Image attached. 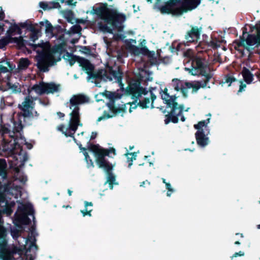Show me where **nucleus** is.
I'll return each instance as SVG.
<instances>
[{"instance_id":"44","label":"nucleus","mask_w":260,"mask_h":260,"mask_svg":"<svg viewBox=\"0 0 260 260\" xmlns=\"http://www.w3.org/2000/svg\"><path fill=\"white\" fill-rule=\"evenodd\" d=\"M19 126H20V127H19V128H18V129H16V131H17V132L19 131V130H20V129H22V126H21V124H20Z\"/></svg>"},{"instance_id":"34","label":"nucleus","mask_w":260,"mask_h":260,"mask_svg":"<svg viewBox=\"0 0 260 260\" xmlns=\"http://www.w3.org/2000/svg\"><path fill=\"white\" fill-rule=\"evenodd\" d=\"M67 3L69 5H75L76 2H73V0H68Z\"/></svg>"},{"instance_id":"5","label":"nucleus","mask_w":260,"mask_h":260,"mask_svg":"<svg viewBox=\"0 0 260 260\" xmlns=\"http://www.w3.org/2000/svg\"><path fill=\"white\" fill-rule=\"evenodd\" d=\"M188 63H190V66L185 67V70L191 75L194 76L201 74L204 76L207 80L210 78V76L207 73L208 69L204 66L200 57H194L188 61Z\"/></svg>"},{"instance_id":"45","label":"nucleus","mask_w":260,"mask_h":260,"mask_svg":"<svg viewBox=\"0 0 260 260\" xmlns=\"http://www.w3.org/2000/svg\"><path fill=\"white\" fill-rule=\"evenodd\" d=\"M226 81H227V82H232V79H230L229 78V79H227Z\"/></svg>"},{"instance_id":"16","label":"nucleus","mask_w":260,"mask_h":260,"mask_svg":"<svg viewBox=\"0 0 260 260\" xmlns=\"http://www.w3.org/2000/svg\"><path fill=\"white\" fill-rule=\"evenodd\" d=\"M202 30V27H198L197 26L192 27L191 29L188 31L185 36V38L187 42H193L197 41L200 36V33Z\"/></svg>"},{"instance_id":"47","label":"nucleus","mask_w":260,"mask_h":260,"mask_svg":"<svg viewBox=\"0 0 260 260\" xmlns=\"http://www.w3.org/2000/svg\"><path fill=\"white\" fill-rule=\"evenodd\" d=\"M132 42L133 43H134V44H136V41H135V40H132Z\"/></svg>"},{"instance_id":"8","label":"nucleus","mask_w":260,"mask_h":260,"mask_svg":"<svg viewBox=\"0 0 260 260\" xmlns=\"http://www.w3.org/2000/svg\"><path fill=\"white\" fill-rule=\"evenodd\" d=\"M162 99L165 103L172 108L171 113L179 116L183 110V106L178 105L176 102V98L174 96H171L168 93V89L165 88L161 93Z\"/></svg>"},{"instance_id":"27","label":"nucleus","mask_w":260,"mask_h":260,"mask_svg":"<svg viewBox=\"0 0 260 260\" xmlns=\"http://www.w3.org/2000/svg\"><path fill=\"white\" fill-rule=\"evenodd\" d=\"M39 37V33L38 32H34L32 34L31 36V39L33 41H35L36 40L38 39Z\"/></svg>"},{"instance_id":"23","label":"nucleus","mask_w":260,"mask_h":260,"mask_svg":"<svg viewBox=\"0 0 260 260\" xmlns=\"http://www.w3.org/2000/svg\"><path fill=\"white\" fill-rule=\"evenodd\" d=\"M128 160H129L130 162L129 163L128 166L130 167L132 165L133 159H135L137 154L135 153H127L126 154Z\"/></svg>"},{"instance_id":"11","label":"nucleus","mask_w":260,"mask_h":260,"mask_svg":"<svg viewBox=\"0 0 260 260\" xmlns=\"http://www.w3.org/2000/svg\"><path fill=\"white\" fill-rule=\"evenodd\" d=\"M58 88L59 86L54 83H45L43 82L35 85L32 87V90H34L38 94H42L43 93H53L58 91Z\"/></svg>"},{"instance_id":"24","label":"nucleus","mask_w":260,"mask_h":260,"mask_svg":"<svg viewBox=\"0 0 260 260\" xmlns=\"http://www.w3.org/2000/svg\"><path fill=\"white\" fill-rule=\"evenodd\" d=\"M112 74L115 78V80L119 82L121 79V73L120 72L116 73L114 71H112Z\"/></svg>"},{"instance_id":"17","label":"nucleus","mask_w":260,"mask_h":260,"mask_svg":"<svg viewBox=\"0 0 260 260\" xmlns=\"http://www.w3.org/2000/svg\"><path fill=\"white\" fill-rule=\"evenodd\" d=\"M78 63L80 66L88 74L93 70V66L87 60L84 58H79L78 59Z\"/></svg>"},{"instance_id":"25","label":"nucleus","mask_w":260,"mask_h":260,"mask_svg":"<svg viewBox=\"0 0 260 260\" xmlns=\"http://www.w3.org/2000/svg\"><path fill=\"white\" fill-rule=\"evenodd\" d=\"M104 94L106 95V97L108 98L111 100L113 99L115 96V93L110 91H106Z\"/></svg>"},{"instance_id":"18","label":"nucleus","mask_w":260,"mask_h":260,"mask_svg":"<svg viewBox=\"0 0 260 260\" xmlns=\"http://www.w3.org/2000/svg\"><path fill=\"white\" fill-rule=\"evenodd\" d=\"M40 24L42 26L45 27L46 33L49 37H51L53 36L54 28L48 21L46 20L41 22Z\"/></svg>"},{"instance_id":"57","label":"nucleus","mask_w":260,"mask_h":260,"mask_svg":"<svg viewBox=\"0 0 260 260\" xmlns=\"http://www.w3.org/2000/svg\"><path fill=\"white\" fill-rule=\"evenodd\" d=\"M148 2H151V0H147Z\"/></svg>"},{"instance_id":"54","label":"nucleus","mask_w":260,"mask_h":260,"mask_svg":"<svg viewBox=\"0 0 260 260\" xmlns=\"http://www.w3.org/2000/svg\"><path fill=\"white\" fill-rule=\"evenodd\" d=\"M90 162L91 163L92 165H93V163L92 162V160L91 159H89Z\"/></svg>"},{"instance_id":"3","label":"nucleus","mask_w":260,"mask_h":260,"mask_svg":"<svg viewBox=\"0 0 260 260\" xmlns=\"http://www.w3.org/2000/svg\"><path fill=\"white\" fill-rule=\"evenodd\" d=\"M129 91L134 97L133 98L139 99L142 98L143 95H147V97L144 98V100L140 101L139 103L142 108H147L151 106L154 99L155 98L151 91L146 90L140 87L139 83H130Z\"/></svg>"},{"instance_id":"36","label":"nucleus","mask_w":260,"mask_h":260,"mask_svg":"<svg viewBox=\"0 0 260 260\" xmlns=\"http://www.w3.org/2000/svg\"><path fill=\"white\" fill-rule=\"evenodd\" d=\"M5 202V198L4 196L3 193H0V202Z\"/></svg>"},{"instance_id":"55","label":"nucleus","mask_w":260,"mask_h":260,"mask_svg":"<svg viewBox=\"0 0 260 260\" xmlns=\"http://www.w3.org/2000/svg\"><path fill=\"white\" fill-rule=\"evenodd\" d=\"M257 228L260 229V224L257 225Z\"/></svg>"},{"instance_id":"35","label":"nucleus","mask_w":260,"mask_h":260,"mask_svg":"<svg viewBox=\"0 0 260 260\" xmlns=\"http://www.w3.org/2000/svg\"><path fill=\"white\" fill-rule=\"evenodd\" d=\"M103 74H104V71H101L96 76L99 78H104V77H102Z\"/></svg>"},{"instance_id":"50","label":"nucleus","mask_w":260,"mask_h":260,"mask_svg":"<svg viewBox=\"0 0 260 260\" xmlns=\"http://www.w3.org/2000/svg\"><path fill=\"white\" fill-rule=\"evenodd\" d=\"M141 51H142L143 52H145V49L144 48H143V49H141Z\"/></svg>"},{"instance_id":"49","label":"nucleus","mask_w":260,"mask_h":260,"mask_svg":"<svg viewBox=\"0 0 260 260\" xmlns=\"http://www.w3.org/2000/svg\"><path fill=\"white\" fill-rule=\"evenodd\" d=\"M102 119H103V118H102V117H101L99 118L98 120H99V121H100V120H101Z\"/></svg>"},{"instance_id":"4","label":"nucleus","mask_w":260,"mask_h":260,"mask_svg":"<svg viewBox=\"0 0 260 260\" xmlns=\"http://www.w3.org/2000/svg\"><path fill=\"white\" fill-rule=\"evenodd\" d=\"M102 18L119 31L122 30L123 27L122 23L126 19L125 16L118 12L117 10L109 9L103 11Z\"/></svg>"},{"instance_id":"7","label":"nucleus","mask_w":260,"mask_h":260,"mask_svg":"<svg viewBox=\"0 0 260 260\" xmlns=\"http://www.w3.org/2000/svg\"><path fill=\"white\" fill-rule=\"evenodd\" d=\"M21 31L17 25L12 26L7 32V36L0 40V48H3L9 43H16L19 46L23 45V40L21 37H14L16 34H20Z\"/></svg>"},{"instance_id":"26","label":"nucleus","mask_w":260,"mask_h":260,"mask_svg":"<svg viewBox=\"0 0 260 260\" xmlns=\"http://www.w3.org/2000/svg\"><path fill=\"white\" fill-rule=\"evenodd\" d=\"M130 50L135 54H139L140 53V51L139 50V49L136 47V46H133L130 48Z\"/></svg>"},{"instance_id":"14","label":"nucleus","mask_w":260,"mask_h":260,"mask_svg":"<svg viewBox=\"0 0 260 260\" xmlns=\"http://www.w3.org/2000/svg\"><path fill=\"white\" fill-rule=\"evenodd\" d=\"M20 106L23 112V115L24 117H31L34 116V114L32 112L34 103L31 98L30 97L26 98L24 101Z\"/></svg>"},{"instance_id":"2","label":"nucleus","mask_w":260,"mask_h":260,"mask_svg":"<svg viewBox=\"0 0 260 260\" xmlns=\"http://www.w3.org/2000/svg\"><path fill=\"white\" fill-rule=\"evenodd\" d=\"M89 98L83 94H77L73 96L70 100V108L72 110L71 113V119L69 128L64 126L58 127V129L62 131L66 136H71L77 129L79 125V115L78 105L87 103Z\"/></svg>"},{"instance_id":"9","label":"nucleus","mask_w":260,"mask_h":260,"mask_svg":"<svg viewBox=\"0 0 260 260\" xmlns=\"http://www.w3.org/2000/svg\"><path fill=\"white\" fill-rule=\"evenodd\" d=\"M251 32L255 31L256 36L248 35L246 39H243L241 42V44L248 50L252 49L255 46L260 44V22L251 27Z\"/></svg>"},{"instance_id":"51","label":"nucleus","mask_w":260,"mask_h":260,"mask_svg":"<svg viewBox=\"0 0 260 260\" xmlns=\"http://www.w3.org/2000/svg\"><path fill=\"white\" fill-rule=\"evenodd\" d=\"M110 188L112 189L113 186L111 184H110Z\"/></svg>"},{"instance_id":"53","label":"nucleus","mask_w":260,"mask_h":260,"mask_svg":"<svg viewBox=\"0 0 260 260\" xmlns=\"http://www.w3.org/2000/svg\"><path fill=\"white\" fill-rule=\"evenodd\" d=\"M163 182L166 184L167 182H166L165 179H163Z\"/></svg>"},{"instance_id":"20","label":"nucleus","mask_w":260,"mask_h":260,"mask_svg":"<svg viewBox=\"0 0 260 260\" xmlns=\"http://www.w3.org/2000/svg\"><path fill=\"white\" fill-rule=\"evenodd\" d=\"M6 162L5 160L3 159L0 160V175H2L4 177L6 174Z\"/></svg>"},{"instance_id":"41","label":"nucleus","mask_w":260,"mask_h":260,"mask_svg":"<svg viewBox=\"0 0 260 260\" xmlns=\"http://www.w3.org/2000/svg\"><path fill=\"white\" fill-rule=\"evenodd\" d=\"M57 115L59 116V117H63L64 116V114L61 112H58Z\"/></svg>"},{"instance_id":"56","label":"nucleus","mask_w":260,"mask_h":260,"mask_svg":"<svg viewBox=\"0 0 260 260\" xmlns=\"http://www.w3.org/2000/svg\"><path fill=\"white\" fill-rule=\"evenodd\" d=\"M167 194H168V196H170V193H167Z\"/></svg>"},{"instance_id":"42","label":"nucleus","mask_w":260,"mask_h":260,"mask_svg":"<svg viewBox=\"0 0 260 260\" xmlns=\"http://www.w3.org/2000/svg\"><path fill=\"white\" fill-rule=\"evenodd\" d=\"M33 247L36 248V245L34 244V243H31V245L30 246V248H32Z\"/></svg>"},{"instance_id":"33","label":"nucleus","mask_w":260,"mask_h":260,"mask_svg":"<svg viewBox=\"0 0 260 260\" xmlns=\"http://www.w3.org/2000/svg\"><path fill=\"white\" fill-rule=\"evenodd\" d=\"M166 187L169 190V191H173V189L171 187V184L169 183H166Z\"/></svg>"},{"instance_id":"46","label":"nucleus","mask_w":260,"mask_h":260,"mask_svg":"<svg viewBox=\"0 0 260 260\" xmlns=\"http://www.w3.org/2000/svg\"><path fill=\"white\" fill-rule=\"evenodd\" d=\"M68 193L69 194L70 196H71L72 194V191L70 190H68Z\"/></svg>"},{"instance_id":"43","label":"nucleus","mask_w":260,"mask_h":260,"mask_svg":"<svg viewBox=\"0 0 260 260\" xmlns=\"http://www.w3.org/2000/svg\"><path fill=\"white\" fill-rule=\"evenodd\" d=\"M95 136H96V134H94L93 133H92V135L91 136V138L92 139H93V138H94L95 137Z\"/></svg>"},{"instance_id":"21","label":"nucleus","mask_w":260,"mask_h":260,"mask_svg":"<svg viewBox=\"0 0 260 260\" xmlns=\"http://www.w3.org/2000/svg\"><path fill=\"white\" fill-rule=\"evenodd\" d=\"M29 64L28 59L25 58L21 59L19 61V67L20 69H23L26 68Z\"/></svg>"},{"instance_id":"13","label":"nucleus","mask_w":260,"mask_h":260,"mask_svg":"<svg viewBox=\"0 0 260 260\" xmlns=\"http://www.w3.org/2000/svg\"><path fill=\"white\" fill-rule=\"evenodd\" d=\"M31 213V209H27L25 206L19 207L18 211L16 214L15 220L21 224H27L28 221L27 215Z\"/></svg>"},{"instance_id":"37","label":"nucleus","mask_w":260,"mask_h":260,"mask_svg":"<svg viewBox=\"0 0 260 260\" xmlns=\"http://www.w3.org/2000/svg\"><path fill=\"white\" fill-rule=\"evenodd\" d=\"M40 6L41 8H43V9H45V8H46V7H47V5H46L45 3H44L41 2V3H40Z\"/></svg>"},{"instance_id":"10","label":"nucleus","mask_w":260,"mask_h":260,"mask_svg":"<svg viewBox=\"0 0 260 260\" xmlns=\"http://www.w3.org/2000/svg\"><path fill=\"white\" fill-rule=\"evenodd\" d=\"M91 150L95 154L96 161L99 167L107 172L110 171L112 167L104 158V156L108 154V151L96 146L91 147Z\"/></svg>"},{"instance_id":"38","label":"nucleus","mask_w":260,"mask_h":260,"mask_svg":"<svg viewBox=\"0 0 260 260\" xmlns=\"http://www.w3.org/2000/svg\"><path fill=\"white\" fill-rule=\"evenodd\" d=\"M84 155L85 156V159H86V161L88 162V158L89 157V156L88 155L87 153L86 152H85L84 153Z\"/></svg>"},{"instance_id":"31","label":"nucleus","mask_w":260,"mask_h":260,"mask_svg":"<svg viewBox=\"0 0 260 260\" xmlns=\"http://www.w3.org/2000/svg\"><path fill=\"white\" fill-rule=\"evenodd\" d=\"M137 107V105L135 103H133L131 104V107H130V108H129V112H131L132 111V109H135Z\"/></svg>"},{"instance_id":"52","label":"nucleus","mask_w":260,"mask_h":260,"mask_svg":"<svg viewBox=\"0 0 260 260\" xmlns=\"http://www.w3.org/2000/svg\"><path fill=\"white\" fill-rule=\"evenodd\" d=\"M172 121L174 122H177V120H173Z\"/></svg>"},{"instance_id":"39","label":"nucleus","mask_w":260,"mask_h":260,"mask_svg":"<svg viewBox=\"0 0 260 260\" xmlns=\"http://www.w3.org/2000/svg\"><path fill=\"white\" fill-rule=\"evenodd\" d=\"M0 71L1 72H6L8 71V69L7 68H2L0 69Z\"/></svg>"},{"instance_id":"30","label":"nucleus","mask_w":260,"mask_h":260,"mask_svg":"<svg viewBox=\"0 0 260 260\" xmlns=\"http://www.w3.org/2000/svg\"><path fill=\"white\" fill-rule=\"evenodd\" d=\"M244 252L240 251L239 252L235 253L234 255L232 256V258H233L234 257H237L238 256H243L244 255Z\"/></svg>"},{"instance_id":"32","label":"nucleus","mask_w":260,"mask_h":260,"mask_svg":"<svg viewBox=\"0 0 260 260\" xmlns=\"http://www.w3.org/2000/svg\"><path fill=\"white\" fill-rule=\"evenodd\" d=\"M245 87H246V85L244 84L242 82H241L239 92H241L243 90V89Z\"/></svg>"},{"instance_id":"58","label":"nucleus","mask_w":260,"mask_h":260,"mask_svg":"<svg viewBox=\"0 0 260 260\" xmlns=\"http://www.w3.org/2000/svg\"><path fill=\"white\" fill-rule=\"evenodd\" d=\"M191 1H195V0H191Z\"/></svg>"},{"instance_id":"12","label":"nucleus","mask_w":260,"mask_h":260,"mask_svg":"<svg viewBox=\"0 0 260 260\" xmlns=\"http://www.w3.org/2000/svg\"><path fill=\"white\" fill-rule=\"evenodd\" d=\"M209 119H208L207 123L205 121H200L197 124L194 125V128L198 130L196 134L197 143L202 146H205L208 142V139L205 137L204 129L206 127V125L209 122Z\"/></svg>"},{"instance_id":"22","label":"nucleus","mask_w":260,"mask_h":260,"mask_svg":"<svg viewBox=\"0 0 260 260\" xmlns=\"http://www.w3.org/2000/svg\"><path fill=\"white\" fill-rule=\"evenodd\" d=\"M85 207L86 208V210H82L81 211V212L82 213L83 216H85L86 215H90V212L91 211V209H89V210H88L87 209V206H92V204L91 203H88V202H86L85 203Z\"/></svg>"},{"instance_id":"29","label":"nucleus","mask_w":260,"mask_h":260,"mask_svg":"<svg viewBox=\"0 0 260 260\" xmlns=\"http://www.w3.org/2000/svg\"><path fill=\"white\" fill-rule=\"evenodd\" d=\"M4 18V14L3 12H0V20L3 19ZM3 31V28L2 26L0 24V34Z\"/></svg>"},{"instance_id":"40","label":"nucleus","mask_w":260,"mask_h":260,"mask_svg":"<svg viewBox=\"0 0 260 260\" xmlns=\"http://www.w3.org/2000/svg\"><path fill=\"white\" fill-rule=\"evenodd\" d=\"M145 44H146V41L145 40H143L141 43V45L142 47H143Z\"/></svg>"},{"instance_id":"15","label":"nucleus","mask_w":260,"mask_h":260,"mask_svg":"<svg viewBox=\"0 0 260 260\" xmlns=\"http://www.w3.org/2000/svg\"><path fill=\"white\" fill-rule=\"evenodd\" d=\"M177 0H172L170 3L162 7L160 11L162 13H172L175 15H180L183 11L181 9L177 7L176 5Z\"/></svg>"},{"instance_id":"6","label":"nucleus","mask_w":260,"mask_h":260,"mask_svg":"<svg viewBox=\"0 0 260 260\" xmlns=\"http://www.w3.org/2000/svg\"><path fill=\"white\" fill-rule=\"evenodd\" d=\"M206 83L202 84L199 81L192 82H185L174 79L172 81V86L176 91H180L184 97L187 96L188 91L187 89L192 88L193 92L197 91L201 87L206 86Z\"/></svg>"},{"instance_id":"19","label":"nucleus","mask_w":260,"mask_h":260,"mask_svg":"<svg viewBox=\"0 0 260 260\" xmlns=\"http://www.w3.org/2000/svg\"><path fill=\"white\" fill-rule=\"evenodd\" d=\"M242 75L245 81L247 83L249 84L252 82L253 76L249 70L246 69H244L242 71Z\"/></svg>"},{"instance_id":"48","label":"nucleus","mask_w":260,"mask_h":260,"mask_svg":"<svg viewBox=\"0 0 260 260\" xmlns=\"http://www.w3.org/2000/svg\"><path fill=\"white\" fill-rule=\"evenodd\" d=\"M235 244H240V242H239V241H236V242H235Z\"/></svg>"},{"instance_id":"28","label":"nucleus","mask_w":260,"mask_h":260,"mask_svg":"<svg viewBox=\"0 0 260 260\" xmlns=\"http://www.w3.org/2000/svg\"><path fill=\"white\" fill-rule=\"evenodd\" d=\"M28 240H25V244L24 245H20V250H24V249H26L27 248V245L28 244Z\"/></svg>"},{"instance_id":"1","label":"nucleus","mask_w":260,"mask_h":260,"mask_svg":"<svg viewBox=\"0 0 260 260\" xmlns=\"http://www.w3.org/2000/svg\"><path fill=\"white\" fill-rule=\"evenodd\" d=\"M39 53L37 57V66L40 70L45 72L48 68L60 59V51L59 49H51L48 43L34 45Z\"/></svg>"}]
</instances>
